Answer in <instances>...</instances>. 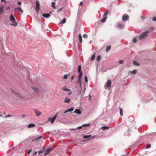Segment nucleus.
<instances>
[{
  "mask_svg": "<svg viewBox=\"0 0 156 156\" xmlns=\"http://www.w3.org/2000/svg\"><path fill=\"white\" fill-rule=\"evenodd\" d=\"M101 55H98V56L97 57V61L98 62L100 60V59H101Z\"/></svg>",
  "mask_w": 156,
  "mask_h": 156,
  "instance_id": "36",
  "label": "nucleus"
},
{
  "mask_svg": "<svg viewBox=\"0 0 156 156\" xmlns=\"http://www.w3.org/2000/svg\"><path fill=\"white\" fill-rule=\"evenodd\" d=\"M91 136V135H83V136L84 139H87L90 138Z\"/></svg>",
  "mask_w": 156,
  "mask_h": 156,
  "instance_id": "24",
  "label": "nucleus"
},
{
  "mask_svg": "<svg viewBox=\"0 0 156 156\" xmlns=\"http://www.w3.org/2000/svg\"><path fill=\"white\" fill-rule=\"evenodd\" d=\"M81 66L80 65H79L78 68V71L79 73L82 72L81 71Z\"/></svg>",
  "mask_w": 156,
  "mask_h": 156,
  "instance_id": "26",
  "label": "nucleus"
},
{
  "mask_svg": "<svg viewBox=\"0 0 156 156\" xmlns=\"http://www.w3.org/2000/svg\"><path fill=\"white\" fill-rule=\"evenodd\" d=\"M133 64L135 66H139L140 64L136 61H133Z\"/></svg>",
  "mask_w": 156,
  "mask_h": 156,
  "instance_id": "28",
  "label": "nucleus"
},
{
  "mask_svg": "<svg viewBox=\"0 0 156 156\" xmlns=\"http://www.w3.org/2000/svg\"><path fill=\"white\" fill-rule=\"evenodd\" d=\"M14 10L18 11V14L20 15H21L23 13V10L20 7L15 8Z\"/></svg>",
  "mask_w": 156,
  "mask_h": 156,
  "instance_id": "2",
  "label": "nucleus"
},
{
  "mask_svg": "<svg viewBox=\"0 0 156 156\" xmlns=\"http://www.w3.org/2000/svg\"><path fill=\"white\" fill-rule=\"evenodd\" d=\"M31 150H29L28 151V154H29L30 153V152H31Z\"/></svg>",
  "mask_w": 156,
  "mask_h": 156,
  "instance_id": "50",
  "label": "nucleus"
},
{
  "mask_svg": "<svg viewBox=\"0 0 156 156\" xmlns=\"http://www.w3.org/2000/svg\"><path fill=\"white\" fill-rule=\"evenodd\" d=\"M36 5L35 7V10L37 12H38V11L40 9V5L39 4V2L38 1H37L36 2Z\"/></svg>",
  "mask_w": 156,
  "mask_h": 156,
  "instance_id": "3",
  "label": "nucleus"
},
{
  "mask_svg": "<svg viewBox=\"0 0 156 156\" xmlns=\"http://www.w3.org/2000/svg\"><path fill=\"white\" fill-rule=\"evenodd\" d=\"M151 147V145L149 144H148L146 145V148H149Z\"/></svg>",
  "mask_w": 156,
  "mask_h": 156,
  "instance_id": "37",
  "label": "nucleus"
},
{
  "mask_svg": "<svg viewBox=\"0 0 156 156\" xmlns=\"http://www.w3.org/2000/svg\"><path fill=\"white\" fill-rule=\"evenodd\" d=\"M74 109V108L73 107H72L70 109H68V110H66L64 112V114H66V113L69 112H71L73 111Z\"/></svg>",
  "mask_w": 156,
  "mask_h": 156,
  "instance_id": "12",
  "label": "nucleus"
},
{
  "mask_svg": "<svg viewBox=\"0 0 156 156\" xmlns=\"http://www.w3.org/2000/svg\"><path fill=\"white\" fill-rule=\"evenodd\" d=\"M62 9V8H61L60 9L58 10V12H60V11H61V10Z\"/></svg>",
  "mask_w": 156,
  "mask_h": 156,
  "instance_id": "54",
  "label": "nucleus"
},
{
  "mask_svg": "<svg viewBox=\"0 0 156 156\" xmlns=\"http://www.w3.org/2000/svg\"><path fill=\"white\" fill-rule=\"evenodd\" d=\"M129 17L128 15L126 14H124L122 17V20L123 21H126L129 19Z\"/></svg>",
  "mask_w": 156,
  "mask_h": 156,
  "instance_id": "5",
  "label": "nucleus"
},
{
  "mask_svg": "<svg viewBox=\"0 0 156 156\" xmlns=\"http://www.w3.org/2000/svg\"><path fill=\"white\" fill-rule=\"evenodd\" d=\"M53 147H50L48 148L45 151L44 154V155L45 156L47 155L48 153H50L53 149Z\"/></svg>",
  "mask_w": 156,
  "mask_h": 156,
  "instance_id": "6",
  "label": "nucleus"
},
{
  "mask_svg": "<svg viewBox=\"0 0 156 156\" xmlns=\"http://www.w3.org/2000/svg\"><path fill=\"white\" fill-rule=\"evenodd\" d=\"M77 82H78V83H79L80 86V87H81L82 83H81V80L79 79L78 81H77Z\"/></svg>",
  "mask_w": 156,
  "mask_h": 156,
  "instance_id": "35",
  "label": "nucleus"
},
{
  "mask_svg": "<svg viewBox=\"0 0 156 156\" xmlns=\"http://www.w3.org/2000/svg\"><path fill=\"white\" fill-rule=\"evenodd\" d=\"M9 20L11 21H15V19L12 14H11L9 17Z\"/></svg>",
  "mask_w": 156,
  "mask_h": 156,
  "instance_id": "9",
  "label": "nucleus"
},
{
  "mask_svg": "<svg viewBox=\"0 0 156 156\" xmlns=\"http://www.w3.org/2000/svg\"><path fill=\"white\" fill-rule=\"evenodd\" d=\"M14 93V94L17 95L18 97L21 98H23V97L20 93L17 92H15L14 91H12Z\"/></svg>",
  "mask_w": 156,
  "mask_h": 156,
  "instance_id": "10",
  "label": "nucleus"
},
{
  "mask_svg": "<svg viewBox=\"0 0 156 156\" xmlns=\"http://www.w3.org/2000/svg\"><path fill=\"white\" fill-rule=\"evenodd\" d=\"M57 117V115H55L53 118L51 119V123H53V122H54L55 120L56 119Z\"/></svg>",
  "mask_w": 156,
  "mask_h": 156,
  "instance_id": "16",
  "label": "nucleus"
},
{
  "mask_svg": "<svg viewBox=\"0 0 156 156\" xmlns=\"http://www.w3.org/2000/svg\"><path fill=\"white\" fill-rule=\"evenodd\" d=\"M83 37L84 38H86L87 37V34H84L83 35Z\"/></svg>",
  "mask_w": 156,
  "mask_h": 156,
  "instance_id": "45",
  "label": "nucleus"
},
{
  "mask_svg": "<svg viewBox=\"0 0 156 156\" xmlns=\"http://www.w3.org/2000/svg\"><path fill=\"white\" fill-rule=\"evenodd\" d=\"M34 111L36 115L37 116H39L41 114V113L40 111H38L36 109H34Z\"/></svg>",
  "mask_w": 156,
  "mask_h": 156,
  "instance_id": "8",
  "label": "nucleus"
},
{
  "mask_svg": "<svg viewBox=\"0 0 156 156\" xmlns=\"http://www.w3.org/2000/svg\"><path fill=\"white\" fill-rule=\"evenodd\" d=\"M4 7L2 5H0V15L2 14L3 12Z\"/></svg>",
  "mask_w": 156,
  "mask_h": 156,
  "instance_id": "14",
  "label": "nucleus"
},
{
  "mask_svg": "<svg viewBox=\"0 0 156 156\" xmlns=\"http://www.w3.org/2000/svg\"><path fill=\"white\" fill-rule=\"evenodd\" d=\"M141 18L142 19H145V17H144V16H141Z\"/></svg>",
  "mask_w": 156,
  "mask_h": 156,
  "instance_id": "55",
  "label": "nucleus"
},
{
  "mask_svg": "<svg viewBox=\"0 0 156 156\" xmlns=\"http://www.w3.org/2000/svg\"><path fill=\"white\" fill-rule=\"evenodd\" d=\"M119 108L120 115L121 116H122V115H123V110L122 108H120V106H119Z\"/></svg>",
  "mask_w": 156,
  "mask_h": 156,
  "instance_id": "23",
  "label": "nucleus"
},
{
  "mask_svg": "<svg viewBox=\"0 0 156 156\" xmlns=\"http://www.w3.org/2000/svg\"><path fill=\"white\" fill-rule=\"evenodd\" d=\"M67 75H65L63 77V79H66L68 77Z\"/></svg>",
  "mask_w": 156,
  "mask_h": 156,
  "instance_id": "43",
  "label": "nucleus"
},
{
  "mask_svg": "<svg viewBox=\"0 0 156 156\" xmlns=\"http://www.w3.org/2000/svg\"><path fill=\"white\" fill-rule=\"evenodd\" d=\"M84 79H85V82H88V80H87V76H85Z\"/></svg>",
  "mask_w": 156,
  "mask_h": 156,
  "instance_id": "41",
  "label": "nucleus"
},
{
  "mask_svg": "<svg viewBox=\"0 0 156 156\" xmlns=\"http://www.w3.org/2000/svg\"><path fill=\"white\" fill-rule=\"evenodd\" d=\"M45 150V149L44 148H43V149L42 150H40L38 151V154H40L42 153Z\"/></svg>",
  "mask_w": 156,
  "mask_h": 156,
  "instance_id": "34",
  "label": "nucleus"
},
{
  "mask_svg": "<svg viewBox=\"0 0 156 156\" xmlns=\"http://www.w3.org/2000/svg\"><path fill=\"white\" fill-rule=\"evenodd\" d=\"M74 113H76L78 114H81V111L79 109H76L75 111L74 112Z\"/></svg>",
  "mask_w": 156,
  "mask_h": 156,
  "instance_id": "11",
  "label": "nucleus"
},
{
  "mask_svg": "<svg viewBox=\"0 0 156 156\" xmlns=\"http://www.w3.org/2000/svg\"><path fill=\"white\" fill-rule=\"evenodd\" d=\"M89 96L90 97V98H89V100H90L91 99V96L90 95Z\"/></svg>",
  "mask_w": 156,
  "mask_h": 156,
  "instance_id": "61",
  "label": "nucleus"
},
{
  "mask_svg": "<svg viewBox=\"0 0 156 156\" xmlns=\"http://www.w3.org/2000/svg\"><path fill=\"white\" fill-rule=\"evenodd\" d=\"M71 100L70 99H69L68 97H66L65 98V99L64 101V103H69V102Z\"/></svg>",
  "mask_w": 156,
  "mask_h": 156,
  "instance_id": "7",
  "label": "nucleus"
},
{
  "mask_svg": "<svg viewBox=\"0 0 156 156\" xmlns=\"http://www.w3.org/2000/svg\"><path fill=\"white\" fill-rule=\"evenodd\" d=\"M121 156H125V155H122Z\"/></svg>",
  "mask_w": 156,
  "mask_h": 156,
  "instance_id": "64",
  "label": "nucleus"
},
{
  "mask_svg": "<svg viewBox=\"0 0 156 156\" xmlns=\"http://www.w3.org/2000/svg\"><path fill=\"white\" fill-rule=\"evenodd\" d=\"M17 4L18 5H20L21 4V2H18L17 3Z\"/></svg>",
  "mask_w": 156,
  "mask_h": 156,
  "instance_id": "53",
  "label": "nucleus"
},
{
  "mask_svg": "<svg viewBox=\"0 0 156 156\" xmlns=\"http://www.w3.org/2000/svg\"><path fill=\"white\" fill-rule=\"evenodd\" d=\"M22 117H24L26 116V115H23L22 116Z\"/></svg>",
  "mask_w": 156,
  "mask_h": 156,
  "instance_id": "60",
  "label": "nucleus"
},
{
  "mask_svg": "<svg viewBox=\"0 0 156 156\" xmlns=\"http://www.w3.org/2000/svg\"><path fill=\"white\" fill-rule=\"evenodd\" d=\"M79 73V75L78 76V79H80L81 78L82 76V72H80Z\"/></svg>",
  "mask_w": 156,
  "mask_h": 156,
  "instance_id": "33",
  "label": "nucleus"
},
{
  "mask_svg": "<svg viewBox=\"0 0 156 156\" xmlns=\"http://www.w3.org/2000/svg\"><path fill=\"white\" fill-rule=\"evenodd\" d=\"M37 151H35V152L34 153V154H33V155H36V154H37Z\"/></svg>",
  "mask_w": 156,
  "mask_h": 156,
  "instance_id": "52",
  "label": "nucleus"
},
{
  "mask_svg": "<svg viewBox=\"0 0 156 156\" xmlns=\"http://www.w3.org/2000/svg\"><path fill=\"white\" fill-rule=\"evenodd\" d=\"M78 129H80L82 128V126H80L77 127V128Z\"/></svg>",
  "mask_w": 156,
  "mask_h": 156,
  "instance_id": "51",
  "label": "nucleus"
},
{
  "mask_svg": "<svg viewBox=\"0 0 156 156\" xmlns=\"http://www.w3.org/2000/svg\"><path fill=\"white\" fill-rule=\"evenodd\" d=\"M89 126V124H84L82 125V126L85 127V126Z\"/></svg>",
  "mask_w": 156,
  "mask_h": 156,
  "instance_id": "42",
  "label": "nucleus"
},
{
  "mask_svg": "<svg viewBox=\"0 0 156 156\" xmlns=\"http://www.w3.org/2000/svg\"><path fill=\"white\" fill-rule=\"evenodd\" d=\"M104 18L101 20V22L102 23L105 22L106 21V19L107 18V16H104Z\"/></svg>",
  "mask_w": 156,
  "mask_h": 156,
  "instance_id": "17",
  "label": "nucleus"
},
{
  "mask_svg": "<svg viewBox=\"0 0 156 156\" xmlns=\"http://www.w3.org/2000/svg\"><path fill=\"white\" fill-rule=\"evenodd\" d=\"M78 37L79 39V42L80 43H81L82 42V36L80 34L78 36Z\"/></svg>",
  "mask_w": 156,
  "mask_h": 156,
  "instance_id": "19",
  "label": "nucleus"
},
{
  "mask_svg": "<svg viewBox=\"0 0 156 156\" xmlns=\"http://www.w3.org/2000/svg\"><path fill=\"white\" fill-rule=\"evenodd\" d=\"M42 15L44 17H45L46 18H48L50 16V14L49 13H46V14H42Z\"/></svg>",
  "mask_w": 156,
  "mask_h": 156,
  "instance_id": "13",
  "label": "nucleus"
},
{
  "mask_svg": "<svg viewBox=\"0 0 156 156\" xmlns=\"http://www.w3.org/2000/svg\"><path fill=\"white\" fill-rule=\"evenodd\" d=\"M62 90L63 91H66L67 92H69L70 90L69 89L66 88V87H64L62 89Z\"/></svg>",
  "mask_w": 156,
  "mask_h": 156,
  "instance_id": "15",
  "label": "nucleus"
},
{
  "mask_svg": "<svg viewBox=\"0 0 156 156\" xmlns=\"http://www.w3.org/2000/svg\"><path fill=\"white\" fill-rule=\"evenodd\" d=\"M80 5H83V2H80Z\"/></svg>",
  "mask_w": 156,
  "mask_h": 156,
  "instance_id": "57",
  "label": "nucleus"
},
{
  "mask_svg": "<svg viewBox=\"0 0 156 156\" xmlns=\"http://www.w3.org/2000/svg\"><path fill=\"white\" fill-rule=\"evenodd\" d=\"M11 25L16 27L17 25V23L15 21H13L12 24H11Z\"/></svg>",
  "mask_w": 156,
  "mask_h": 156,
  "instance_id": "21",
  "label": "nucleus"
},
{
  "mask_svg": "<svg viewBox=\"0 0 156 156\" xmlns=\"http://www.w3.org/2000/svg\"><path fill=\"white\" fill-rule=\"evenodd\" d=\"M6 10H9L10 9V8L9 6H7L6 7Z\"/></svg>",
  "mask_w": 156,
  "mask_h": 156,
  "instance_id": "49",
  "label": "nucleus"
},
{
  "mask_svg": "<svg viewBox=\"0 0 156 156\" xmlns=\"http://www.w3.org/2000/svg\"><path fill=\"white\" fill-rule=\"evenodd\" d=\"M80 94H81V97H82L83 96L84 94V92H83V93H82L81 91H80Z\"/></svg>",
  "mask_w": 156,
  "mask_h": 156,
  "instance_id": "46",
  "label": "nucleus"
},
{
  "mask_svg": "<svg viewBox=\"0 0 156 156\" xmlns=\"http://www.w3.org/2000/svg\"><path fill=\"white\" fill-rule=\"evenodd\" d=\"M12 115H6L5 117V118H7V117H12Z\"/></svg>",
  "mask_w": 156,
  "mask_h": 156,
  "instance_id": "48",
  "label": "nucleus"
},
{
  "mask_svg": "<svg viewBox=\"0 0 156 156\" xmlns=\"http://www.w3.org/2000/svg\"><path fill=\"white\" fill-rule=\"evenodd\" d=\"M66 19L64 18V19H63V20H62V22H60V23H61V24L64 23H66Z\"/></svg>",
  "mask_w": 156,
  "mask_h": 156,
  "instance_id": "38",
  "label": "nucleus"
},
{
  "mask_svg": "<svg viewBox=\"0 0 156 156\" xmlns=\"http://www.w3.org/2000/svg\"><path fill=\"white\" fill-rule=\"evenodd\" d=\"M123 61L122 60H119V62H118V63H119V64H122L123 63Z\"/></svg>",
  "mask_w": 156,
  "mask_h": 156,
  "instance_id": "44",
  "label": "nucleus"
},
{
  "mask_svg": "<svg viewBox=\"0 0 156 156\" xmlns=\"http://www.w3.org/2000/svg\"><path fill=\"white\" fill-rule=\"evenodd\" d=\"M108 13V10H107L106 11L105 13L104 14L103 16H106V15Z\"/></svg>",
  "mask_w": 156,
  "mask_h": 156,
  "instance_id": "40",
  "label": "nucleus"
},
{
  "mask_svg": "<svg viewBox=\"0 0 156 156\" xmlns=\"http://www.w3.org/2000/svg\"><path fill=\"white\" fill-rule=\"evenodd\" d=\"M136 72H137V71H136V70L135 69L133 70L132 71H130V72L131 73H133V74H135L136 73Z\"/></svg>",
  "mask_w": 156,
  "mask_h": 156,
  "instance_id": "32",
  "label": "nucleus"
},
{
  "mask_svg": "<svg viewBox=\"0 0 156 156\" xmlns=\"http://www.w3.org/2000/svg\"><path fill=\"white\" fill-rule=\"evenodd\" d=\"M1 1L2 2H5V0H1Z\"/></svg>",
  "mask_w": 156,
  "mask_h": 156,
  "instance_id": "56",
  "label": "nucleus"
},
{
  "mask_svg": "<svg viewBox=\"0 0 156 156\" xmlns=\"http://www.w3.org/2000/svg\"><path fill=\"white\" fill-rule=\"evenodd\" d=\"M137 41L136 39V38L134 37L133 39V42L135 43H136Z\"/></svg>",
  "mask_w": 156,
  "mask_h": 156,
  "instance_id": "39",
  "label": "nucleus"
},
{
  "mask_svg": "<svg viewBox=\"0 0 156 156\" xmlns=\"http://www.w3.org/2000/svg\"><path fill=\"white\" fill-rule=\"evenodd\" d=\"M32 88L35 92H37L38 91V88L35 87H33Z\"/></svg>",
  "mask_w": 156,
  "mask_h": 156,
  "instance_id": "30",
  "label": "nucleus"
},
{
  "mask_svg": "<svg viewBox=\"0 0 156 156\" xmlns=\"http://www.w3.org/2000/svg\"><path fill=\"white\" fill-rule=\"evenodd\" d=\"M117 26L118 27L120 28H123V25L121 24V23H118L117 24Z\"/></svg>",
  "mask_w": 156,
  "mask_h": 156,
  "instance_id": "22",
  "label": "nucleus"
},
{
  "mask_svg": "<svg viewBox=\"0 0 156 156\" xmlns=\"http://www.w3.org/2000/svg\"><path fill=\"white\" fill-rule=\"evenodd\" d=\"M55 3L54 2H52V3H51V6L54 9H56V7H55Z\"/></svg>",
  "mask_w": 156,
  "mask_h": 156,
  "instance_id": "29",
  "label": "nucleus"
},
{
  "mask_svg": "<svg viewBox=\"0 0 156 156\" xmlns=\"http://www.w3.org/2000/svg\"><path fill=\"white\" fill-rule=\"evenodd\" d=\"M71 93H72V92H70L69 93V94H68V95H70L71 94Z\"/></svg>",
  "mask_w": 156,
  "mask_h": 156,
  "instance_id": "58",
  "label": "nucleus"
},
{
  "mask_svg": "<svg viewBox=\"0 0 156 156\" xmlns=\"http://www.w3.org/2000/svg\"><path fill=\"white\" fill-rule=\"evenodd\" d=\"M149 33L148 31H147L144 32L142 34H141L140 36H139V38L140 40H141L144 38L147 37L148 35L147 34Z\"/></svg>",
  "mask_w": 156,
  "mask_h": 156,
  "instance_id": "1",
  "label": "nucleus"
},
{
  "mask_svg": "<svg viewBox=\"0 0 156 156\" xmlns=\"http://www.w3.org/2000/svg\"><path fill=\"white\" fill-rule=\"evenodd\" d=\"M51 119V118H49V119H48V121H49Z\"/></svg>",
  "mask_w": 156,
  "mask_h": 156,
  "instance_id": "62",
  "label": "nucleus"
},
{
  "mask_svg": "<svg viewBox=\"0 0 156 156\" xmlns=\"http://www.w3.org/2000/svg\"><path fill=\"white\" fill-rule=\"evenodd\" d=\"M71 80H73V76H72L71 77Z\"/></svg>",
  "mask_w": 156,
  "mask_h": 156,
  "instance_id": "59",
  "label": "nucleus"
},
{
  "mask_svg": "<svg viewBox=\"0 0 156 156\" xmlns=\"http://www.w3.org/2000/svg\"><path fill=\"white\" fill-rule=\"evenodd\" d=\"M109 129V127L108 126H104L101 128V129L103 130L105 129Z\"/></svg>",
  "mask_w": 156,
  "mask_h": 156,
  "instance_id": "18",
  "label": "nucleus"
},
{
  "mask_svg": "<svg viewBox=\"0 0 156 156\" xmlns=\"http://www.w3.org/2000/svg\"><path fill=\"white\" fill-rule=\"evenodd\" d=\"M152 20L154 21H156V16L153 17L152 18Z\"/></svg>",
  "mask_w": 156,
  "mask_h": 156,
  "instance_id": "47",
  "label": "nucleus"
},
{
  "mask_svg": "<svg viewBox=\"0 0 156 156\" xmlns=\"http://www.w3.org/2000/svg\"><path fill=\"white\" fill-rule=\"evenodd\" d=\"M111 83L112 82L110 80H108L106 83L105 85V87L106 88L108 87H110L111 85Z\"/></svg>",
  "mask_w": 156,
  "mask_h": 156,
  "instance_id": "4",
  "label": "nucleus"
},
{
  "mask_svg": "<svg viewBox=\"0 0 156 156\" xmlns=\"http://www.w3.org/2000/svg\"><path fill=\"white\" fill-rule=\"evenodd\" d=\"M95 53H94V54L91 57V61H93L95 58Z\"/></svg>",
  "mask_w": 156,
  "mask_h": 156,
  "instance_id": "31",
  "label": "nucleus"
},
{
  "mask_svg": "<svg viewBox=\"0 0 156 156\" xmlns=\"http://www.w3.org/2000/svg\"><path fill=\"white\" fill-rule=\"evenodd\" d=\"M94 136H93L91 137V138H94Z\"/></svg>",
  "mask_w": 156,
  "mask_h": 156,
  "instance_id": "63",
  "label": "nucleus"
},
{
  "mask_svg": "<svg viewBox=\"0 0 156 156\" xmlns=\"http://www.w3.org/2000/svg\"><path fill=\"white\" fill-rule=\"evenodd\" d=\"M111 45H109L107 46L106 48V51L107 52H108L111 49Z\"/></svg>",
  "mask_w": 156,
  "mask_h": 156,
  "instance_id": "25",
  "label": "nucleus"
},
{
  "mask_svg": "<svg viewBox=\"0 0 156 156\" xmlns=\"http://www.w3.org/2000/svg\"><path fill=\"white\" fill-rule=\"evenodd\" d=\"M35 126V125L34 124H30L28 125V128L30 127H33Z\"/></svg>",
  "mask_w": 156,
  "mask_h": 156,
  "instance_id": "20",
  "label": "nucleus"
},
{
  "mask_svg": "<svg viewBox=\"0 0 156 156\" xmlns=\"http://www.w3.org/2000/svg\"><path fill=\"white\" fill-rule=\"evenodd\" d=\"M42 138V137L41 136H39L37 138H36L35 139H34V141H38L40 139H41Z\"/></svg>",
  "mask_w": 156,
  "mask_h": 156,
  "instance_id": "27",
  "label": "nucleus"
}]
</instances>
